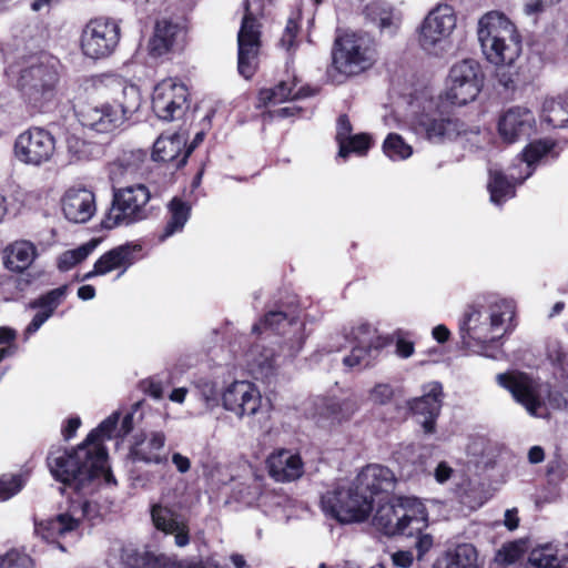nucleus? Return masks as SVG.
Listing matches in <instances>:
<instances>
[{
    "mask_svg": "<svg viewBox=\"0 0 568 568\" xmlns=\"http://www.w3.org/2000/svg\"><path fill=\"white\" fill-rule=\"evenodd\" d=\"M253 332L265 335L245 352V363L251 374L257 378H268L278 366V357L273 348L265 346L272 334L283 335L282 353L285 357L296 356L306 339L305 326L298 317L282 311H270L253 326Z\"/></svg>",
    "mask_w": 568,
    "mask_h": 568,
    "instance_id": "f257e3e1",
    "label": "nucleus"
},
{
    "mask_svg": "<svg viewBox=\"0 0 568 568\" xmlns=\"http://www.w3.org/2000/svg\"><path fill=\"white\" fill-rule=\"evenodd\" d=\"M513 300L489 295L467 306L459 320V335L468 348H486L516 328Z\"/></svg>",
    "mask_w": 568,
    "mask_h": 568,
    "instance_id": "f03ea898",
    "label": "nucleus"
},
{
    "mask_svg": "<svg viewBox=\"0 0 568 568\" xmlns=\"http://www.w3.org/2000/svg\"><path fill=\"white\" fill-rule=\"evenodd\" d=\"M47 464L55 480L75 490L83 489L93 479L100 477L106 484L115 483L108 465L105 448L90 446L85 442L70 450L61 447L51 449Z\"/></svg>",
    "mask_w": 568,
    "mask_h": 568,
    "instance_id": "7ed1b4c3",
    "label": "nucleus"
},
{
    "mask_svg": "<svg viewBox=\"0 0 568 568\" xmlns=\"http://www.w3.org/2000/svg\"><path fill=\"white\" fill-rule=\"evenodd\" d=\"M6 70L9 78H17L22 98L34 109H42L52 101L59 81L58 61L48 54L21 57Z\"/></svg>",
    "mask_w": 568,
    "mask_h": 568,
    "instance_id": "20e7f679",
    "label": "nucleus"
},
{
    "mask_svg": "<svg viewBox=\"0 0 568 568\" xmlns=\"http://www.w3.org/2000/svg\"><path fill=\"white\" fill-rule=\"evenodd\" d=\"M558 156L556 143L549 139H540L525 146L521 154L515 160L506 176L501 171L489 169L488 191L490 201L495 205H501L515 196L516 183H523L528 179L537 165L554 160Z\"/></svg>",
    "mask_w": 568,
    "mask_h": 568,
    "instance_id": "39448f33",
    "label": "nucleus"
},
{
    "mask_svg": "<svg viewBox=\"0 0 568 568\" xmlns=\"http://www.w3.org/2000/svg\"><path fill=\"white\" fill-rule=\"evenodd\" d=\"M478 41L486 59L498 67L513 65L521 53V37L513 21L490 11L478 21Z\"/></svg>",
    "mask_w": 568,
    "mask_h": 568,
    "instance_id": "423d86ee",
    "label": "nucleus"
},
{
    "mask_svg": "<svg viewBox=\"0 0 568 568\" xmlns=\"http://www.w3.org/2000/svg\"><path fill=\"white\" fill-rule=\"evenodd\" d=\"M496 381L532 417L546 418L550 408L568 407V384L562 393L551 392L548 385L518 372L498 374Z\"/></svg>",
    "mask_w": 568,
    "mask_h": 568,
    "instance_id": "0eeeda50",
    "label": "nucleus"
},
{
    "mask_svg": "<svg viewBox=\"0 0 568 568\" xmlns=\"http://www.w3.org/2000/svg\"><path fill=\"white\" fill-rule=\"evenodd\" d=\"M373 525L386 536H413L426 527L427 510L418 498L399 496L377 508Z\"/></svg>",
    "mask_w": 568,
    "mask_h": 568,
    "instance_id": "6e6552de",
    "label": "nucleus"
},
{
    "mask_svg": "<svg viewBox=\"0 0 568 568\" xmlns=\"http://www.w3.org/2000/svg\"><path fill=\"white\" fill-rule=\"evenodd\" d=\"M410 129L417 136L436 145L453 142L467 133L466 124L442 111L434 98L426 99L422 110L414 113Z\"/></svg>",
    "mask_w": 568,
    "mask_h": 568,
    "instance_id": "1a4fd4ad",
    "label": "nucleus"
},
{
    "mask_svg": "<svg viewBox=\"0 0 568 568\" xmlns=\"http://www.w3.org/2000/svg\"><path fill=\"white\" fill-rule=\"evenodd\" d=\"M150 200V190L144 184L114 190L111 206L101 221L102 227L112 230L146 220L151 214Z\"/></svg>",
    "mask_w": 568,
    "mask_h": 568,
    "instance_id": "9d476101",
    "label": "nucleus"
},
{
    "mask_svg": "<svg viewBox=\"0 0 568 568\" xmlns=\"http://www.w3.org/2000/svg\"><path fill=\"white\" fill-rule=\"evenodd\" d=\"M323 511L341 521L355 523L368 518L373 509V500L355 483L339 484L322 496Z\"/></svg>",
    "mask_w": 568,
    "mask_h": 568,
    "instance_id": "9b49d317",
    "label": "nucleus"
},
{
    "mask_svg": "<svg viewBox=\"0 0 568 568\" xmlns=\"http://www.w3.org/2000/svg\"><path fill=\"white\" fill-rule=\"evenodd\" d=\"M375 59V50L365 38L345 33L335 40L328 72H337L342 77L357 75L369 69Z\"/></svg>",
    "mask_w": 568,
    "mask_h": 568,
    "instance_id": "f8f14e48",
    "label": "nucleus"
},
{
    "mask_svg": "<svg viewBox=\"0 0 568 568\" xmlns=\"http://www.w3.org/2000/svg\"><path fill=\"white\" fill-rule=\"evenodd\" d=\"M264 0H245L244 16L237 33V70L242 77L250 79L257 68L261 45V24L257 17L263 14Z\"/></svg>",
    "mask_w": 568,
    "mask_h": 568,
    "instance_id": "ddd939ff",
    "label": "nucleus"
},
{
    "mask_svg": "<svg viewBox=\"0 0 568 568\" xmlns=\"http://www.w3.org/2000/svg\"><path fill=\"white\" fill-rule=\"evenodd\" d=\"M457 14L448 3L433 8L418 28V44L428 54L439 57L450 45V36L456 29Z\"/></svg>",
    "mask_w": 568,
    "mask_h": 568,
    "instance_id": "4468645a",
    "label": "nucleus"
},
{
    "mask_svg": "<svg viewBox=\"0 0 568 568\" xmlns=\"http://www.w3.org/2000/svg\"><path fill=\"white\" fill-rule=\"evenodd\" d=\"M485 81L480 64L474 59L454 63L449 70L444 98L453 105L463 106L476 100Z\"/></svg>",
    "mask_w": 568,
    "mask_h": 568,
    "instance_id": "2eb2a0df",
    "label": "nucleus"
},
{
    "mask_svg": "<svg viewBox=\"0 0 568 568\" xmlns=\"http://www.w3.org/2000/svg\"><path fill=\"white\" fill-rule=\"evenodd\" d=\"M222 407L239 419L266 415L268 402L260 388L250 381H233L225 385L220 394Z\"/></svg>",
    "mask_w": 568,
    "mask_h": 568,
    "instance_id": "dca6fc26",
    "label": "nucleus"
},
{
    "mask_svg": "<svg viewBox=\"0 0 568 568\" xmlns=\"http://www.w3.org/2000/svg\"><path fill=\"white\" fill-rule=\"evenodd\" d=\"M121 39L116 20L106 17L91 19L82 29L80 49L89 59L100 60L113 54Z\"/></svg>",
    "mask_w": 568,
    "mask_h": 568,
    "instance_id": "f3484780",
    "label": "nucleus"
},
{
    "mask_svg": "<svg viewBox=\"0 0 568 568\" xmlns=\"http://www.w3.org/2000/svg\"><path fill=\"white\" fill-rule=\"evenodd\" d=\"M12 151L19 163L40 168L53 159L55 138L48 130L33 126L18 134Z\"/></svg>",
    "mask_w": 568,
    "mask_h": 568,
    "instance_id": "a211bd4d",
    "label": "nucleus"
},
{
    "mask_svg": "<svg viewBox=\"0 0 568 568\" xmlns=\"http://www.w3.org/2000/svg\"><path fill=\"white\" fill-rule=\"evenodd\" d=\"M189 95L186 85L179 79H163L153 89L152 110L162 121L181 120L189 109Z\"/></svg>",
    "mask_w": 568,
    "mask_h": 568,
    "instance_id": "6ab92c4d",
    "label": "nucleus"
},
{
    "mask_svg": "<svg viewBox=\"0 0 568 568\" xmlns=\"http://www.w3.org/2000/svg\"><path fill=\"white\" fill-rule=\"evenodd\" d=\"M151 519L158 530L174 536L175 546L182 548L190 544L189 520L166 496L151 506Z\"/></svg>",
    "mask_w": 568,
    "mask_h": 568,
    "instance_id": "aec40b11",
    "label": "nucleus"
},
{
    "mask_svg": "<svg viewBox=\"0 0 568 568\" xmlns=\"http://www.w3.org/2000/svg\"><path fill=\"white\" fill-rule=\"evenodd\" d=\"M352 351L343 363L349 368H363L371 364L382 347L381 337L375 326L361 323L351 332Z\"/></svg>",
    "mask_w": 568,
    "mask_h": 568,
    "instance_id": "412c9836",
    "label": "nucleus"
},
{
    "mask_svg": "<svg viewBox=\"0 0 568 568\" xmlns=\"http://www.w3.org/2000/svg\"><path fill=\"white\" fill-rule=\"evenodd\" d=\"M166 435L162 430H151L134 435L129 456L134 463L165 465L169 462Z\"/></svg>",
    "mask_w": 568,
    "mask_h": 568,
    "instance_id": "4be33fe9",
    "label": "nucleus"
},
{
    "mask_svg": "<svg viewBox=\"0 0 568 568\" xmlns=\"http://www.w3.org/2000/svg\"><path fill=\"white\" fill-rule=\"evenodd\" d=\"M443 403V386L438 382H430L423 386V395L408 402V407L426 434L435 432L436 419L439 416Z\"/></svg>",
    "mask_w": 568,
    "mask_h": 568,
    "instance_id": "5701e85b",
    "label": "nucleus"
},
{
    "mask_svg": "<svg viewBox=\"0 0 568 568\" xmlns=\"http://www.w3.org/2000/svg\"><path fill=\"white\" fill-rule=\"evenodd\" d=\"M169 560L165 557H155L151 552L120 539L111 542L108 554L110 564H119L124 568H166Z\"/></svg>",
    "mask_w": 568,
    "mask_h": 568,
    "instance_id": "b1692460",
    "label": "nucleus"
},
{
    "mask_svg": "<svg viewBox=\"0 0 568 568\" xmlns=\"http://www.w3.org/2000/svg\"><path fill=\"white\" fill-rule=\"evenodd\" d=\"M536 130V116L526 106H511L498 120V133L508 143L529 138Z\"/></svg>",
    "mask_w": 568,
    "mask_h": 568,
    "instance_id": "393cba45",
    "label": "nucleus"
},
{
    "mask_svg": "<svg viewBox=\"0 0 568 568\" xmlns=\"http://www.w3.org/2000/svg\"><path fill=\"white\" fill-rule=\"evenodd\" d=\"M60 203L64 217L72 223H87L97 212L95 194L83 185L67 189Z\"/></svg>",
    "mask_w": 568,
    "mask_h": 568,
    "instance_id": "a878e982",
    "label": "nucleus"
},
{
    "mask_svg": "<svg viewBox=\"0 0 568 568\" xmlns=\"http://www.w3.org/2000/svg\"><path fill=\"white\" fill-rule=\"evenodd\" d=\"M80 122L98 133H110L120 128L125 119L123 112L110 103L88 104L79 112Z\"/></svg>",
    "mask_w": 568,
    "mask_h": 568,
    "instance_id": "bb28decb",
    "label": "nucleus"
},
{
    "mask_svg": "<svg viewBox=\"0 0 568 568\" xmlns=\"http://www.w3.org/2000/svg\"><path fill=\"white\" fill-rule=\"evenodd\" d=\"M185 29L179 22L168 18L156 20L153 36L149 41V50L153 57H162L182 48Z\"/></svg>",
    "mask_w": 568,
    "mask_h": 568,
    "instance_id": "cd10ccee",
    "label": "nucleus"
},
{
    "mask_svg": "<svg viewBox=\"0 0 568 568\" xmlns=\"http://www.w3.org/2000/svg\"><path fill=\"white\" fill-rule=\"evenodd\" d=\"M138 251V245L126 243L105 252L97 260L93 270L83 275V280L106 275L111 272H118V277H120L134 263V253Z\"/></svg>",
    "mask_w": 568,
    "mask_h": 568,
    "instance_id": "c85d7f7f",
    "label": "nucleus"
},
{
    "mask_svg": "<svg viewBox=\"0 0 568 568\" xmlns=\"http://www.w3.org/2000/svg\"><path fill=\"white\" fill-rule=\"evenodd\" d=\"M357 409V402L352 397L321 398L316 403V413L314 418L318 426L332 427L351 419Z\"/></svg>",
    "mask_w": 568,
    "mask_h": 568,
    "instance_id": "c756f323",
    "label": "nucleus"
},
{
    "mask_svg": "<svg viewBox=\"0 0 568 568\" xmlns=\"http://www.w3.org/2000/svg\"><path fill=\"white\" fill-rule=\"evenodd\" d=\"M353 481L355 487H359L362 491L373 499L374 496L379 494L393 491L396 477L389 468L378 464H371L364 467Z\"/></svg>",
    "mask_w": 568,
    "mask_h": 568,
    "instance_id": "7c9ffc66",
    "label": "nucleus"
},
{
    "mask_svg": "<svg viewBox=\"0 0 568 568\" xmlns=\"http://www.w3.org/2000/svg\"><path fill=\"white\" fill-rule=\"evenodd\" d=\"M267 467L272 478L281 483L298 479L304 473V463L297 453L278 449L267 458Z\"/></svg>",
    "mask_w": 568,
    "mask_h": 568,
    "instance_id": "2f4dec72",
    "label": "nucleus"
},
{
    "mask_svg": "<svg viewBox=\"0 0 568 568\" xmlns=\"http://www.w3.org/2000/svg\"><path fill=\"white\" fill-rule=\"evenodd\" d=\"M79 518L70 514H59L53 518L34 523V532L43 541L58 544V547L65 551V548L58 542V539L75 531L79 527Z\"/></svg>",
    "mask_w": 568,
    "mask_h": 568,
    "instance_id": "473e14b6",
    "label": "nucleus"
},
{
    "mask_svg": "<svg viewBox=\"0 0 568 568\" xmlns=\"http://www.w3.org/2000/svg\"><path fill=\"white\" fill-rule=\"evenodd\" d=\"M189 132L180 129L173 133L161 134L153 144L152 158L154 161L174 162L180 168L179 160L185 151Z\"/></svg>",
    "mask_w": 568,
    "mask_h": 568,
    "instance_id": "72a5a7b5",
    "label": "nucleus"
},
{
    "mask_svg": "<svg viewBox=\"0 0 568 568\" xmlns=\"http://www.w3.org/2000/svg\"><path fill=\"white\" fill-rule=\"evenodd\" d=\"M296 79H287L278 82L273 88L262 89L258 93V101L263 105L280 104L286 101H295L314 94L310 88L296 89Z\"/></svg>",
    "mask_w": 568,
    "mask_h": 568,
    "instance_id": "f704fd0d",
    "label": "nucleus"
},
{
    "mask_svg": "<svg viewBox=\"0 0 568 568\" xmlns=\"http://www.w3.org/2000/svg\"><path fill=\"white\" fill-rule=\"evenodd\" d=\"M435 568H479L477 549L468 542L457 544L445 551Z\"/></svg>",
    "mask_w": 568,
    "mask_h": 568,
    "instance_id": "c9c22d12",
    "label": "nucleus"
},
{
    "mask_svg": "<svg viewBox=\"0 0 568 568\" xmlns=\"http://www.w3.org/2000/svg\"><path fill=\"white\" fill-rule=\"evenodd\" d=\"M37 247L29 241H16L4 250V265L12 272L26 271L36 260Z\"/></svg>",
    "mask_w": 568,
    "mask_h": 568,
    "instance_id": "e433bc0d",
    "label": "nucleus"
},
{
    "mask_svg": "<svg viewBox=\"0 0 568 568\" xmlns=\"http://www.w3.org/2000/svg\"><path fill=\"white\" fill-rule=\"evenodd\" d=\"M258 507L278 521H286L295 515L294 500L286 494L275 490H265L261 496Z\"/></svg>",
    "mask_w": 568,
    "mask_h": 568,
    "instance_id": "4c0bfd02",
    "label": "nucleus"
},
{
    "mask_svg": "<svg viewBox=\"0 0 568 568\" xmlns=\"http://www.w3.org/2000/svg\"><path fill=\"white\" fill-rule=\"evenodd\" d=\"M191 215V206L181 199L174 197L168 204V221L159 234V241L164 242L181 233Z\"/></svg>",
    "mask_w": 568,
    "mask_h": 568,
    "instance_id": "58836bf2",
    "label": "nucleus"
},
{
    "mask_svg": "<svg viewBox=\"0 0 568 568\" xmlns=\"http://www.w3.org/2000/svg\"><path fill=\"white\" fill-rule=\"evenodd\" d=\"M567 561V554L559 552L552 545L536 547L528 557V564L534 568H564Z\"/></svg>",
    "mask_w": 568,
    "mask_h": 568,
    "instance_id": "ea45409f",
    "label": "nucleus"
},
{
    "mask_svg": "<svg viewBox=\"0 0 568 568\" xmlns=\"http://www.w3.org/2000/svg\"><path fill=\"white\" fill-rule=\"evenodd\" d=\"M542 119L552 128H568V92L557 98L545 100L542 104Z\"/></svg>",
    "mask_w": 568,
    "mask_h": 568,
    "instance_id": "a19ab883",
    "label": "nucleus"
},
{
    "mask_svg": "<svg viewBox=\"0 0 568 568\" xmlns=\"http://www.w3.org/2000/svg\"><path fill=\"white\" fill-rule=\"evenodd\" d=\"M101 243L100 239H92L77 248L68 250L58 257V267L62 272L73 268L84 261Z\"/></svg>",
    "mask_w": 568,
    "mask_h": 568,
    "instance_id": "79ce46f5",
    "label": "nucleus"
},
{
    "mask_svg": "<svg viewBox=\"0 0 568 568\" xmlns=\"http://www.w3.org/2000/svg\"><path fill=\"white\" fill-rule=\"evenodd\" d=\"M112 104L123 112V118L126 120L129 114L140 108L141 93L139 88L134 84H121V90L116 93Z\"/></svg>",
    "mask_w": 568,
    "mask_h": 568,
    "instance_id": "37998d69",
    "label": "nucleus"
},
{
    "mask_svg": "<svg viewBox=\"0 0 568 568\" xmlns=\"http://www.w3.org/2000/svg\"><path fill=\"white\" fill-rule=\"evenodd\" d=\"M384 154L392 161H405L413 155V146L402 135L389 133L383 143Z\"/></svg>",
    "mask_w": 568,
    "mask_h": 568,
    "instance_id": "c03bdc74",
    "label": "nucleus"
},
{
    "mask_svg": "<svg viewBox=\"0 0 568 568\" xmlns=\"http://www.w3.org/2000/svg\"><path fill=\"white\" fill-rule=\"evenodd\" d=\"M120 414L114 412L108 418H105L95 429H93L85 438V443L90 446L97 445L103 447L102 443L104 439H110L118 434V423Z\"/></svg>",
    "mask_w": 568,
    "mask_h": 568,
    "instance_id": "a18cd8bd",
    "label": "nucleus"
},
{
    "mask_svg": "<svg viewBox=\"0 0 568 568\" xmlns=\"http://www.w3.org/2000/svg\"><path fill=\"white\" fill-rule=\"evenodd\" d=\"M338 146V158L346 160L351 154L363 156L372 146V138L366 133L353 134Z\"/></svg>",
    "mask_w": 568,
    "mask_h": 568,
    "instance_id": "49530a36",
    "label": "nucleus"
},
{
    "mask_svg": "<svg viewBox=\"0 0 568 568\" xmlns=\"http://www.w3.org/2000/svg\"><path fill=\"white\" fill-rule=\"evenodd\" d=\"M68 294V285H62L51 290L47 294L30 303L31 308H38L47 312L52 316L55 308L63 302Z\"/></svg>",
    "mask_w": 568,
    "mask_h": 568,
    "instance_id": "de8ad7c7",
    "label": "nucleus"
},
{
    "mask_svg": "<svg viewBox=\"0 0 568 568\" xmlns=\"http://www.w3.org/2000/svg\"><path fill=\"white\" fill-rule=\"evenodd\" d=\"M146 160V153L142 150L123 151L115 161V164L123 173H138Z\"/></svg>",
    "mask_w": 568,
    "mask_h": 568,
    "instance_id": "09e8293b",
    "label": "nucleus"
},
{
    "mask_svg": "<svg viewBox=\"0 0 568 568\" xmlns=\"http://www.w3.org/2000/svg\"><path fill=\"white\" fill-rule=\"evenodd\" d=\"M194 387L207 408L217 406L221 392H219L217 384L214 381L200 378L194 383Z\"/></svg>",
    "mask_w": 568,
    "mask_h": 568,
    "instance_id": "8fccbe9b",
    "label": "nucleus"
},
{
    "mask_svg": "<svg viewBox=\"0 0 568 568\" xmlns=\"http://www.w3.org/2000/svg\"><path fill=\"white\" fill-rule=\"evenodd\" d=\"M264 491L261 490V484L254 479L250 484H241L234 489V497L237 501L252 506L261 503V496Z\"/></svg>",
    "mask_w": 568,
    "mask_h": 568,
    "instance_id": "3c124183",
    "label": "nucleus"
},
{
    "mask_svg": "<svg viewBox=\"0 0 568 568\" xmlns=\"http://www.w3.org/2000/svg\"><path fill=\"white\" fill-rule=\"evenodd\" d=\"M91 144L78 136L67 139V151L71 161L88 160L91 155Z\"/></svg>",
    "mask_w": 568,
    "mask_h": 568,
    "instance_id": "603ef678",
    "label": "nucleus"
},
{
    "mask_svg": "<svg viewBox=\"0 0 568 568\" xmlns=\"http://www.w3.org/2000/svg\"><path fill=\"white\" fill-rule=\"evenodd\" d=\"M467 133H463L462 139L471 151L481 150L490 141V134L487 130L470 129L466 125Z\"/></svg>",
    "mask_w": 568,
    "mask_h": 568,
    "instance_id": "864d4df0",
    "label": "nucleus"
},
{
    "mask_svg": "<svg viewBox=\"0 0 568 568\" xmlns=\"http://www.w3.org/2000/svg\"><path fill=\"white\" fill-rule=\"evenodd\" d=\"M26 480L21 475H4L0 477V500H8L18 494Z\"/></svg>",
    "mask_w": 568,
    "mask_h": 568,
    "instance_id": "5fc2aeb1",
    "label": "nucleus"
},
{
    "mask_svg": "<svg viewBox=\"0 0 568 568\" xmlns=\"http://www.w3.org/2000/svg\"><path fill=\"white\" fill-rule=\"evenodd\" d=\"M547 357L562 372L568 373V348H566L560 342L552 341L548 344Z\"/></svg>",
    "mask_w": 568,
    "mask_h": 568,
    "instance_id": "6e6d98bb",
    "label": "nucleus"
},
{
    "mask_svg": "<svg viewBox=\"0 0 568 568\" xmlns=\"http://www.w3.org/2000/svg\"><path fill=\"white\" fill-rule=\"evenodd\" d=\"M525 545L523 542H509L504 545L496 554V561L503 565L516 562L524 554Z\"/></svg>",
    "mask_w": 568,
    "mask_h": 568,
    "instance_id": "4d7b16f0",
    "label": "nucleus"
},
{
    "mask_svg": "<svg viewBox=\"0 0 568 568\" xmlns=\"http://www.w3.org/2000/svg\"><path fill=\"white\" fill-rule=\"evenodd\" d=\"M395 354L400 358H409L415 352V345L409 339V333L403 329L394 332Z\"/></svg>",
    "mask_w": 568,
    "mask_h": 568,
    "instance_id": "13d9d810",
    "label": "nucleus"
},
{
    "mask_svg": "<svg viewBox=\"0 0 568 568\" xmlns=\"http://www.w3.org/2000/svg\"><path fill=\"white\" fill-rule=\"evenodd\" d=\"M166 568H223L217 560L207 557L204 559H170Z\"/></svg>",
    "mask_w": 568,
    "mask_h": 568,
    "instance_id": "bf43d9fd",
    "label": "nucleus"
},
{
    "mask_svg": "<svg viewBox=\"0 0 568 568\" xmlns=\"http://www.w3.org/2000/svg\"><path fill=\"white\" fill-rule=\"evenodd\" d=\"M402 23V14L394 8L376 24L382 33L394 36Z\"/></svg>",
    "mask_w": 568,
    "mask_h": 568,
    "instance_id": "052dcab7",
    "label": "nucleus"
},
{
    "mask_svg": "<svg viewBox=\"0 0 568 568\" xmlns=\"http://www.w3.org/2000/svg\"><path fill=\"white\" fill-rule=\"evenodd\" d=\"M393 394L394 392L389 384L379 383L369 389L367 399L375 405H385L392 399Z\"/></svg>",
    "mask_w": 568,
    "mask_h": 568,
    "instance_id": "680f3d73",
    "label": "nucleus"
},
{
    "mask_svg": "<svg viewBox=\"0 0 568 568\" xmlns=\"http://www.w3.org/2000/svg\"><path fill=\"white\" fill-rule=\"evenodd\" d=\"M393 9L386 2L374 1L365 7L364 13L367 20L375 26Z\"/></svg>",
    "mask_w": 568,
    "mask_h": 568,
    "instance_id": "e2e57ef3",
    "label": "nucleus"
},
{
    "mask_svg": "<svg viewBox=\"0 0 568 568\" xmlns=\"http://www.w3.org/2000/svg\"><path fill=\"white\" fill-rule=\"evenodd\" d=\"M51 317L47 312L39 310L37 314L33 316L30 324L26 327L24 336L29 338L36 332L40 329V327Z\"/></svg>",
    "mask_w": 568,
    "mask_h": 568,
    "instance_id": "0e129e2a",
    "label": "nucleus"
},
{
    "mask_svg": "<svg viewBox=\"0 0 568 568\" xmlns=\"http://www.w3.org/2000/svg\"><path fill=\"white\" fill-rule=\"evenodd\" d=\"M298 26L296 21L293 19H290L287 21L286 28L284 30V33L281 38V45L285 48L286 50H291L294 43V39L297 34Z\"/></svg>",
    "mask_w": 568,
    "mask_h": 568,
    "instance_id": "69168bd1",
    "label": "nucleus"
},
{
    "mask_svg": "<svg viewBox=\"0 0 568 568\" xmlns=\"http://www.w3.org/2000/svg\"><path fill=\"white\" fill-rule=\"evenodd\" d=\"M352 125L347 115H341L337 120L336 141L338 145L348 136H352Z\"/></svg>",
    "mask_w": 568,
    "mask_h": 568,
    "instance_id": "338daca9",
    "label": "nucleus"
},
{
    "mask_svg": "<svg viewBox=\"0 0 568 568\" xmlns=\"http://www.w3.org/2000/svg\"><path fill=\"white\" fill-rule=\"evenodd\" d=\"M171 462L180 474H186L192 466L191 459L179 452H174L171 455Z\"/></svg>",
    "mask_w": 568,
    "mask_h": 568,
    "instance_id": "774afa93",
    "label": "nucleus"
}]
</instances>
